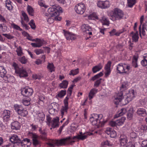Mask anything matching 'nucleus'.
I'll use <instances>...</instances> for the list:
<instances>
[{
  "instance_id": "nucleus-44",
  "label": "nucleus",
  "mask_w": 147,
  "mask_h": 147,
  "mask_svg": "<svg viewBox=\"0 0 147 147\" xmlns=\"http://www.w3.org/2000/svg\"><path fill=\"white\" fill-rule=\"evenodd\" d=\"M54 7H55V11L57 13V16L59 15V13L63 12L62 8L59 6H55Z\"/></svg>"
},
{
  "instance_id": "nucleus-59",
  "label": "nucleus",
  "mask_w": 147,
  "mask_h": 147,
  "mask_svg": "<svg viewBox=\"0 0 147 147\" xmlns=\"http://www.w3.org/2000/svg\"><path fill=\"white\" fill-rule=\"evenodd\" d=\"M11 26L13 28L17 30H19L20 31H22V29L19 26L14 23L12 24Z\"/></svg>"
},
{
  "instance_id": "nucleus-31",
  "label": "nucleus",
  "mask_w": 147,
  "mask_h": 147,
  "mask_svg": "<svg viewBox=\"0 0 147 147\" xmlns=\"http://www.w3.org/2000/svg\"><path fill=\"white\" fill-rule=\"evenodd\" d=\"M7 73V71L4 67L0 66V76L2 78L4 77Z\"/></svg>"
},
{
  "instance_id": "nucleus-40",
  "label": "nucleus",
  "mask_w": 147,
  "mask_h": 147,
  "mask_svg": "<svg viewBox=\"0 0 147 147\" xmlns=\"http://www.w3.org/2000/svg\"><path fill=\"white\" fill-rule=\"evenodd\" d=\"M27 11L30 15H34V11L33 8L30 6L28 5L27 7Z\"/></svg>"
},
{
  "instance_id": "nucleus-24",
  "label": "nucleus",
  "mask_w": 147,
  "mask_h": 147,
  "mask_svg": "<svg viewBox=\"0 0 147 147\" xmlns=\"http://www.w3.org/2000/svg\"><path fill=\"white\" fill-rule=\"evenodd\" d=\"M32 139L33 144L35 146L38 145L39 144V141L37 140L38 136L34 134H32Z\"/></svg>"
},
{
  "instance_id": "nucleus-13",
  "label": "nucleus",
  "mask_w": 147,
  "mask_h": 147,
  "mask_svg": "<svg viewBox=\"0 0 147 147\" xmlns=\"http://www.w3.org/2000/svg\"><path fill=\"white\" fill-rule=\"evenodd\" d=\"M111 63L110 61H108L105 67V76L106 77H107L111 73Z\"/></svg>"
},
{
  "instance_id": "nucleus-9",
  "label": "nucleus",
  "mask_w": 147,
  "mask_h": 147,
  "mask_svg": "<svg viewBox=\"0 0 147 147\" xmlns=\"http://www.w3.org/2000/svg\"><path fill=\"white\" fill-rule=\"evenodd\" d=\"M125 64L120 63L117 65V72L119 74H127V72L125 71Z\"/></svg>"
},
{
  "instance_id": "nucleus-56",
  "label": "nucleus",
  "mask_w": 147,
  "mask_h": 147,
  "mask_svg": "<svg viewBox=\"0 0 147 147\" xmlns=\"http://www.w3.org/2000/svg\"><path fill=\"white\" fill-rule=\"evenodd\" d=\"M19 59L20 62L22 64H25L27 63V59L24 56L19 58Z\"/></svg>"
},
{
  "instance_id": "nucleus-25",
  "label": "nucleus",
  "mask_w": 147,
  "mask_h": 147,
  "mask_svg": "<svg viewBox=\"0 0 147 147\" xmlns=\"http://www.w3.org/2000/svg\"><path fill=\"white\" fill-rule=\"evenodd\" d=\"M134 113V108L132 106H131L128 110V112L127 114V118L129 120L131 119L133 116Z\"/></svg>"
},
{
  "instance_id": "nucleus-53",
  "label": "nucleus",
  "mask_w": 147,
  "mask_h": 147,
  "mask_svg": "<svg viewBox=\"0 0 147 147\" xmlns=\"http://www.w3.org/2000/svg\"><path fill=\"white\" fill-rule=\"evenodd\" d=\"M22 16L24 18V20L26 21V22H28L29 21V19L27 15L24 11H22Z\"/></svg>"
},
{
  "instance_id": "nucleus-64",
  "label": "nucleus",
  "mask_w": 147,
  "mask_h": 147,
  "mask_svg": "<svg viewBox=\"0 0 147 147\" xmlns=\"http://www.w3.org/2000/svg\"><path fill=\"white\" fill-rule=\"evenodd\" d=\"M141 145L142 147H147V140L143 141Z\"/></svg>"
},
{
  "instance_id": "nucleus-3",
  "label": "nucleus",
  "mask_w": 147,
  "mask_h": 147,
  "mask_svg": "<svg viewBox=\"0 0 147 147\" xmlns=\"http://www.w3.org/2000/svg\"><path fill=\"white\" fill-rule=\"evenodd\" d=\"M13 107L16 111L20 116L24 117L28 115V111L21 105L15 104L14 105Z\"/></svg>"
},
{
  "instance_id": "nucleus-37",
  "label": "nucleus",
  "mask_w": 147,
  "mask_h": 147,
  "mask_svg": "<svg viewBox=\"0 0 147 147\" xmlns=\"http://www.w3.org/2000/svg\"><path fill=\"white\" fill-rule=\"evenodd\" d=\"M68 82L66 80H63L61 83H60L59 86L61 88H66L67 86Z\"/></svg>"
},
{
  "instance_id": "nucleus-62",
  "label": "nucleus",
  "mask_w": 147,
  "mask_h": 147,
  "mask_svg": "<svg viewBox=\"0 0 147 147\" xmlns=\"http://www.w3.org/2000/svg\"><path fill=\"white\" fill-rule=\"evenodd\" d=\"M10 111L9 110H5L3 111V116H10Z\"/></svg>"
},
{
  "instance_id": "nucleus-8",
  "label": "nucleus",
  "mask_w": 147,
  "mask_h": 147,
  "mask_svg": "<svg viewBox=\"0 0 147 147\" xmlns=\"http://www.w3.org/2000/svg\"><path fill=\"white\" fill-rule=\"evenodd\" d=\"M69 98L67 96H66L64 99L63 102L64 104V106H63L61 110V115H63L64 112H67L68 109V100Z\"/></svg>"
},
{
  "instance_id": "nucleus-7",
  "label": "nucleus",
  "mask_w": 147,
  "mask_h": 147,
  "mask_svg": "<svg viewBox=\"0 0 147 147\" xmlns=\"http://www.w3.org/2000/svg\"><path fill=\"white\" fill-rule=\"evenodd\" d=\"M104 1H99L97 2L98 6L102 9H106L109 6V3L107 0H104Z\"/></svg>"
},
{
  "instance_id": "nucleus-43",
  "label": "nucleus",
  "mask_w": 147,
  "mask_h": 147,
  "mask_svg": "<svg viewBox=\"0 0 147 147\" xmlns=\"http://www.w3.org/2000/svg\"><path fill=\"white\" fill-rule=\"evenodd\" d=\"M138 129L141 131H144L147 130V125L144 124H142L138 127Z\"/></svg>"
},
{
  "instance_id": "nucleus-57",
  "label": "nucleus",
  "mask_w": 147,
  "mask_h": 147,
  "mask_svg": "<svg viewBox=\"0 0 147 147\" xmlns=\"http://www.w3.org/2000/svg\"><path fill=\"white\" fill-rule=\"evenodd\" d=\"M102 80V78H100L96 81L94 84V87L96 88L98 87L101 83V81Z\"/></svg>"
},
{
  "instance_id": "nucleus-26",
  "label": "nucleus",
  "mask_w": 147,
  "mask_h": 147,
  "mask_svg": "<svg viewBox=\"0 0 147 147\" xmlns=\"http://www.w3.org/2000/svg\"><path fill=\"white\" fill-rule=\"evenodd\" d=\"M98 90L96 88H92L90 91L89 94V98L90 100H91L94 96V95L97 92Z\"/></svg>"
},
{
  "instance_id": "nucleus-46",
  "label": "nucleus",
  "mask_w": 147,
  "mask_h": 147,
  "mask_svg": "<svg viewBox=\"0 0 147 147\" xmlns=\"http://www.w3.org/2000/svg\"><path fill=\"white\" fill-rule=\"evenodd\" d=\"M78 70V68L75 69H72L70 71L69 74L70 75H73V76L76 75L79 73Z\"/></svg>"
},
{
  "instance_id": "nucleus-34",
  "label": "nucleus",
  "mask_w": 147,
  "mask_h": 147,
  "mask_svg": "<svg viewBox=\"0 0 147 147\" xmlns=\"http://www.w3.org/2000/svg\"><path fill=\"white\" fill-rule=\"evenodd\" d=\"M102 67L101 63H99L98 65L93 67L92 68L93 73H94L99 71L102 68Z\"/></svg>"
},
{
  "instance_id": "nucleus-48",
  "label": "nucleus",
  "mask_w": 147,
  "mask_h": 147,
  "mask_svg": "<svg viewBox=\"0 0 147 147\" xmlns=\"http://www.w3.org/2000/svg\"><path fill=\"white\" fill-rule=\"evenodd\" d=\"M47 67L51 72L54 71V67L53 63H48Z\"/></svg>"
},
{
  "instance_id": "nucleus-58",
  "label": "nucleus",
  "mask_w": 147,
  "mask_h": 147,
  "mask_svg": "<svg viewBox=\"0 0 147 147\" xmlns=\"http://www.w3.org/2000/svg\"><path fill=\"white\" fill-rule=\"evenodd\" d=\"M20 22L22 26L24 27L26 30H28L30 28L29 26L24 23L22 18H21Z\"/></svg>"
},
{
  "instance_id": "nucleus-42",
  "label": "nucleus",
  "mask_w": 147,
  "mask_h": 147,
  "mask_svg": "<svg viewBox=\"0 0 147 147\" xmlns=\"http://www.w3.org/2000/svg\"><path fill=\"white\" fill-rule=\"evenodd\" d=\"M11 3V2L10 0H7L5 2L6 7L9 10H12L13 8V6Z\"/></svg>"
},
{
  "instance_id": "nucleus-29",
  "label": "nucleus",
  "mask_w": 147,
  "mask_h": 147,
  "mask_svg": "<svg viewBox=\"0 0 147 147\" xmlns=\"http://www.w3.org/2000/svg\"><path fill=\"white\" fill-rule=\"evenodd\" d=\"M135 94L134 90H132L127 94V97L128 99V101H131L132 100L133 98L135 97Z\"/></svg>"
},
{
  "instance_id": "nucleus-47",
  "label": "nucleus",
  "mask_w": 147,
  "mask_h": 147,
  "mask_svg": "<svg viewBox=\"0 0 147 147\" xmlns=\"http://www.w3.org/2000/svg\"><path fill=\"white\" fill-rule=\"evenodd\" d=\"M16 52H17V55L19 56H21L23 54L22 49L20 46H19L17 48Z\"/></svg>"
},
{
  "instance_id": "nucleus-10",
  "label": "nucleus",
  "mask_w": 147,
  "mask_h": 147,
  "mask_svg": "<svg viewBox=\"0 0 147 147\" xmlns=\"http://www.w3.org/2000/svg\"><path fill=\"white\" fill-rule=\"evenodd\" d=\"M9 140L12 143V144L14 145L16 144L19 146L21 140L17 135H13L9 138Z\"/></svg>"
},
{
  "instance_id": "nucleus-22",
  "label": "nucleus",
  "mask_w": 147,
  "mask_h": 147,
  "mask_svg": "<svg viewBox=\"0 0 147 147\" xmlns=\"http://www.w3.org/2000/svg\"><path fill=\"white\" fill-rule=\"evenodd\" d=\"M103 115L102 114H98L97 118L99 121H98V126H102L106 123V121H104L103 119H102Z\"/></svg>"
},
{
  "instance_id": "nucleus-18",
  "label": "nucleus",
  "mask_w": 147,
  "mask_h": 147,
  "mask_svg": "<svg viewBox=\"0 0 147 147\" xmlns=\"http://www.w3.org/2000/svg\"><path fill=\"white\" fill-rule=\"evenodd\" d=\"M64 34L67 40H74L76 38L74 34L69 32H65Z\"/></svg>"
},
{
  "instance_id": "nucleus-11",
  "label": "nucleus",
  "mask_w": 147,
  "mask_h": 147,
  "mask_svg": "<svg viewBox=\"0 0 147 147\" xmlns=\"http://www.w3.org/2000/svg\"><path fill=\"white\" fill-rule=\"evenodd\" d=\"M31 144L30 140L27 138H26L22 140H20L19 146H21L22 147H28L30 146Z\"/></svg>"
},
{
  "instance_id": "nucleus-60",
  "label": "nucleus",
  "mask_w": 147,
  "mask_h": 147,
  "mask_svg": "<svg viewBox=\"0 0 147 147\" xmlns=\"http://www.w3.org/2000/svg\"><path fill=\"white\" fill-rule=\"evenodd\" d=\"M7 81L10 83H13L14 82L15 79L13 76H10L9 77L7 78Z\"/></svg>"
},
{
  "instance_id": "nucleus-54",
  "label": "nucleus",
  "mask_w": 147,
  "mask_h": 147,
  "mask_svg": "<svg viewBox=\"0 0 147 147\" xmlns=\"http://www.w3.org/2000/svg\"><path fill=\"white\" fill-rule=\"evenodd\" d=\"M70 137V139L69 140V144H66L65 145H68L70 144L71 145L72 144L74 143L75 142L74 141H72L71 140H74L76 138L77 139L78 138V135L77 136H74L72 138H71L70 136H69L68 137Z\"/></svg>"
},
{
  "instance_id": "nucleus-5",
  "label": "nucleus",
  "mask_w": 147,
  "mask_h": 147,
  "mask_svg": "<svg viewBox=\"0 0 147 147\" xmlns=\"http://www.w3.org/2000/svg\"><path fill=\"white\" fill-rule=\"evenodd\" d=\"M75 9L76 12L78 14H83L86 10V7L84 4L81 3L76 5Z\"/></svg>"
},
{
  "instance_id": "nucleus-12",
  "label": "nucleus",
  "mask_w": 147,
  "mask_h": 147,
  "mask_svg": "<svg viewBox=\"0 0 147 147\" xmlns=\"http://www.w3.org/2000/svg\"><path fill=\"white\" fill-rule=\"evenodd\" d=\"M98 114H93L91 115V117L90 118V121L91 122L92 125L98 126V121H99L97 118Z\"/></svg>"
},
{
  "instance_id": "nucleus-33",
  "label": "nucleus",
  "mask_w": 147,
  "mask_h": 147,
  "mask_svg": "<svg viewBox=\"0 0 147 147\" xmlns=\"http://www.w3.org/2000/svg\"><path fill=\"white\" fill-rule=\"evenodd\" d=\"M19 123L18 121H15L11 124V128L13 129H18L20 128Z\"/></svg>"
},
{
  "instance_id": "nucleus-45",
  "label": "nucleus",
  "mask_w": 147,
  "mask_h": 147,
  "mask_svg": "<svg viewBox=\"0 0 147 147\" xmlns=\"http://www.w3.org/2000/svg\"><path fill=\"white\" fill-rule=\"evenodd\" d=\"M88 18L90 20H98V16L96 15V14L93 13H92L90 15H89L88 16Z\"/></svg>"
},
{
  "instance_id": "nucleus-49",
  "label": "nucleus",
  "mask_w": 147,
  "mask_h": 147,
  "mask_svg": "<svg viewBox=\"0 0 147 147\" xmlns=\"http://www.w3.org/2000/svg\"><path fill=\"white\" fill-rule=\"evenodd\" d=\"M127 3L128 6L131 7L136 3V0H127Z\"/></svg>"
},
{
  "instance_id": "nucleus-1",
  "label": "nucleus",
  "mask_w": 147,
  "mask_h": 147,
  "mask_svg": "<svg viewBox=\"0 0 147 147\" xmlns=\"http://www.w3.org/2000/svg\"><path fill=\"white\" fill-rule=\"evenodd\" d=\"M70 138L67 137L65 138H63L60 140H52L51 142H49L47 144L49 146L54 147L55 146H58L65 145L66 144H69V140Z\"/></svg>"
},
{
  "instance_id": "nucleus-41",
  "label": "nucleus",
  "mask_w": 147,
  "mask_h": 147,
  "mask_svg": "<svg viewBox=\"0 0 147 147\" xmlns=\"http://www.w3.org/2000/svg\"><path fill=\"white\" fill-rule=\"evenodd\" d=\"M37 119L41 122L42 121L45 119V115L43 113H38L37 117Z\"/></svg>"
},
{
  "instance_id": "nucleus-51",
  "label": "nucleus",
  "mask_w": 147,
  "mask_h": 147,
  "mask_svg": "<svg viewBox=\"0 0 147 147\" xmlns=\"http://www.w3.org/2000/svg\"><path fill=\"white\" fill-rule=\"evenodd\" d=\"M2 35L5 36L9 40H11L13 39L14 37L10 33L3 34Z\"/></svg>"
},
{
  "instance_id": "nucleus-63",
  "label": "nucleus",
  "mask_w": 147,
  "mask_h": 147,
  "mask_svg": "<svg viewBox=\"0 0 147 147\" xmlns=\"http://www.w3.org/2000/svg\"><path fill=\"white\" fill-rule=\"evenodd\" d=\"M34 51L37 55L44 53L43 51L41 49H36L34 50Z\"/></svg>"
},
{
  "instance_id": "nucleus-21",
  "label": "nucleus",
  "mask_w": 147,
  "mask_h": 147,
  "mask_svg": "<svg viewBox=\"0 0 147 147\" xmlns=\"http://www.w3.org/2000/svg\"><path fill=\"white\" fill-rule=\"evenodd\" d=\"M100 21L102 24V25L109 26L110 24V22L108 19L105 16H103L100 20Z\"/></svg>"
},
{
  "instance_id": "nucleus-50",
  "label": "nucleus",
  "mask_w": 147,
  "mask_h": 147,
  "mask_svg": "<svg viewBox=\"0 0 147 147\" xmlns=\"http://www.w3.org/2000/svg\"><path fill=\"white\" fill-rule=\"evenodd\" d=\"M7 26L5 25L4 24L2 25V24H0V30L3 32H7Z\"/></svg>"
},
{
  "instance_id": "nucleus-27",
  "label": "nucleus",
  "mask_w": 147,
  "mask_h": 147,
  "mask_svg": "<svg viewBox=\"0 0 147 147\" xmlns=\"http://www.w3.org/2000/svg\"><path fill=\"white\" fill-rule=\"evenodd\" d=\"M82 30L86 33L88 32V31H92V28L88 25L84 24L82 26Z\"/></svg>"
},
{
  "instance_id": "nucleus-36",
  "label": "nucleus",
  "mask_w": 147,
  "mask_h": 147,
  "mask_svg": "<svg viewBox=\"0 0 147 147\" xmlns=\"http://www.w3.org/2000/svg\"><path fill=\"white\" fill-rule=\"evenodd\" d=\"M48 13L52 14L51 15L53 17L54 16H57L55 11V7L49 8L48 10Z\"/></svg>"
},
{
  "instance_id": "nucleus-35",
  "label": "nucleus",
  "mask_w": 147,
  "mask_h": 147,
  "mask_svg": "<svg viewBox=\"0 0 147 147\" xmlns=\"http://www.w3.org/2000/svg\"><path fill=\"white\" fill-rule=\"evenodd\" d=\"M131 34H133L132 36L133 41L135 42L138 41L139 38L138 31H136L134 33L132 32L131 33Z\"/></svg>"
},
{
  "instance_id": "nucleus-38",
  "label": "nucleus",
  "mask_w": 147,
  "mask_h": 147,
  "mask_svg": "<svg viewBox=\"0 0 147 147\" xmlns=\"http://www.w3.org/2000/svg\"><path fill=\"white\" fill-rule=\"evenodd\" d=\"M59 120V118L57 117L56 118H54L53 120V128H55L59 126L58 122Z\"/></svg>"
},
{
  "instance_id": "nucleus-15",
  "label": "nucleus",
  "mask_w": 147,
  "mask_h": 147,
  "mask_svg": "<svg viewBox=\"0 0 147 147\" xmlns=\"http://www.w3.org/2000/svg\"><path fill=\"white\" fill-rule=\"evenodd\" d=\"M16 73L19 75L20 78L26 77L28 76L26 71L20 68L18 70H16Z\"/></svg>"
},
{
  "instance_id": "nucleus-4",
  "label": "nucleus",
  "mask_w": 147,
  "mask_h": 147,
  "mask_svg": "<svg viewBox=\"0 0 147 147\" xmlns=\"http://www.w3.org/2000/svg\"><path fill=\"white\" fill-rule=\"evenodd\" d=\"M126 89V86L125 85L122 84L120 87V92H119L117 94L116 97H115V104H118L119 102H121L123 98V91Z\"/></svg>"
},
{
  "instance_id": "nucleus-23",
  "label": "nucleus",
  "mask_w": 147,
  "mask_h": 147,
  "mask_svg": "<svg viewBox=\"0 0 147 147\" xmlns=\"http://www.w3.org/2000/svg\"><path fill=\"white\" fill-rule=\"evenodd\" d=\"M40 134V136L41 138L43 140H45L47 139V131L43 129L42 130L41 128H40L39 130Z\"/></svg>"
},
{
  "instance_id": "nucleus-28",
  "label": "nucleus",
  "mask_w": 147,
  "mask_h": 147,
  "mask_svg": "<svg viewBox=\"0 0 147 147\" xmlns=\"http://www.w3.org/2000/svg\"><path fill=\"white\" fill-rule=\"evenodd\" d=\"M112 145L110 141L107 140L102 143L101 147H111Z\"/></svg>"
},
{
  "instance_id": "nucleus-2",
  "label": "nucleus",
  "mask_w": 147,
  "mask_h": 147,
  "mask_svg": "<svg viewBox=\"0 0 147 147\" xmlns=\"http://www.w3.org/2000/svg\"><path fill=\"white\" fill-rule=\"evenodd\" d=\"M112 15H111V19L113 20H119L122 18L124 16L122 11L118 8L115 9L111 12Z\"/></svg>"
},
{
  "instance_id": "nucleus-14",
  "label": "nucleus",
  "mask_w": 147,
  "mask_h": 147,
  "mask_svg": "<svg viewBox=\"0 0 147 147\" xmlns=\"http://www.w3.org/2000/svg\"><path fill=\"white\" fill-rule=\"evenodd\" d=\"M136 113L137 115L140 117H144L147 115L146 110L143 108H139L137 110Z\"/></svg>"
},
{
  "instance_id": "nucleus-30",
  "label": "nucleus",
  "mask_w": 147,
  "mask_h": 147,
  "mask_svg": "<svg viewBox=\"0 0 147 147\" xmlns=\"http://www.w3.org/2000/svg\"><path fill=\"white\" fill-rule=\"evenodd\" d=\"M135 94L134 90H132L127 94V97L128 99V101H131L132 100L133 98L135 97Z\"/></svg>"
},
{
  "instance_id": "nucleus-52",
  "label": "nucleus",
  "mask_w": 147,
  "mask_h": 147,
  "mask_svg": "<svg viewBox=\"0 0 147 147\" xmlns=\"http://www.w3.org/2000/svg\"><path fill=\"white\" fill-rule=\"evenodd\" d=\"M66 91L65 90H61L58 94V97L61 98L64 96L66 94Z\"/></svg>"
},
{
  "instance_id": "nucleus-61",
  "label": "nucleus",
  "mask_w": 147,
  "mask_h": 147,
  "mask_svg": "<svg viewBox=\"0 0 147 147\" xmlns=\"http://www.w3.org/2000/svg\"><path fill=\"white\" fill-rule=\"evenodd\" d=\"M22 102L23 105L26 106H28L30 104V100H29L24 99L22 100Z\"/></svg>"
},
{
  "instance_id": "nucleus-16",
  "label": "nucleus",
  "mask_w": 147,
  "mask_h": 147,
  "mask_svg": "<svg viewBox=\"0 0 147 147\" xmlns=\"http://www.w3.org/2000/svg\"><path fill=\"white\" fill-rule=\"evenodd\" d=\"M106 133L108 135H110L111 137L115 138L116 136V132L113 129L110 128H108L107 129Z\"/></svg>"
},
{
  "instance_id": "nucleus-55",
  "label": "nucleus",
  "mask_w": 147,
  "mask_h": 147,
  "mask_svg": "<svg viewBox=\"0 0 147 147\" xmlns=\"http://www.w3.org/2000/svg\"><path fill=\"white\" fill-rule=\"evenodd\" d=\"M144 16H141L140 18V25L139 29V34L140 35L141 37H142V36L141 34V25L143 21L144 20Z\"/></svg>"
},
{
  "instance_id": "nucleus-20",
  "label": "nucleus",
  "mask_w": 147,
  "mask_h": 147,
  "mask_svg": "<svg viewBox=\"0 0 147 147\" xmlns=\"http://www.w3.org/2000/svg\"><path fill=\"white\" fill-rule=\"evenodd\" d=\"M92 134L91 133H87L86 134L84 133L83 135H78L77 139L83 140L87 138L88 136H90Z\"/></svg>"
},
{
  "instance_id": "nucleus-19",
  "label": "nucleus",
  "mask_w": 147,
  "mask_h": 147,
  "mask_svg": "<svg viewBox=\"0 0 147 147\" xmlns=\"http://www.w3.org/2000/svg\"><path fill=\"white\" fill-rule=\"evenodd\" d=\"M38 42L36 43H32L31 44L32 47H40L43 45V42L40 40L38 38H36L35 41Z\"/></svg>"
},
{
  "instance_id": "nucleus-39",
  "label": "nucleus",
  "mask_w": 147,
  "mask_h": 147,
  "mask_svg": "<svg viewBox=\"0 0 147 147\" xmlns=\"http://www.w3.org/2000/svg\"><path fill=\"white\" fill-rule=\"evenodd\" d=\"M126 118L124 117H122L121 119H119L116 121L117 125L120 126L123 124Z\"/></svg>"
},
{
  "instance_id": "nucleus-6",
  "label": "nucleus",
  "mask_w": 147,
  "mask_h": 147,
  "mask_svg": "<svg viewBox=\"0 0 147 147\" xmlns=\"http://www.w3.org/2000/svg\"><path fill=\"white\" fill-rule=\"evenodd\" d=\"M33 91L31 88L28 87L23 88L21 90V93L25 97H29L32 94Z\"/></svg>"
},
{
  "instance_id": "nucleus-17",
  "label": "nucleus",
  "mask_w": 147,
  "mask_h": 147,
  "mask_svg": "<svg viewBox=\"0 0 147 147\" xmlns=\"http://www.w3.org/2000/svg\"><path fill=\"white\" fill-rule=\"evenodd\" d=\"M120 143L121 146L125 145L127 142V136L125 135H121L119 138Z\"/></svg>"
},
{
  "instance_id": "nucleus-32",
  "label": "nucleus",
  "mask_w": 147,
  "mask_h": 147,
  "mask_svg": "<svg viewBox=\"0 0 147 147\" xmlns=\"http://www.w3.org/2000/svg\"><path fill=\"white\" fill-rule=\"evenodd\" d=\"M127 109L125 108L121 109L120 111H119L117 114L115 115V117H119L123 115L126 112Z\"/></svg>"
}]
</instances>
